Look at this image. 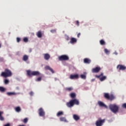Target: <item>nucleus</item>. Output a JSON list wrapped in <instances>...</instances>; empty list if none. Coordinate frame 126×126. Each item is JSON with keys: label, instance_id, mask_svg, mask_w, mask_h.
I'll use <instances>...</instances> for the list:
<instances>
[{"label": "nucleus", "instance_id": "obj_1", "mask_svg": "<svg viewBox=\"0 0 126 126\" xmlns=\"http://www.w3.org/2000/svg\"><path fill=\"white\" fill-rule=\"evenodd\" d=\"M27 71V74L28 76L32 77V76H40L41 75V73L38 71H31L30 70H28Z\"/></svg>", "mask_w": 126, "mask_h": 126}, {"label": "nucleus", "instance_id": "obj_2", "mask_svg": "<svg viewBox=\"0 0 126 126\" xmlns=\"http://www.w3.org/2000/svg\"><path fill=\"white\" fill-rule=\"evenodd\" d=\"M109 109L113 113V114H117L119 112L120 107L116 104H110L109 106Z\"/></svg>", "mask_w": 126, "mask_h": 126}, {"label": "nucleus", "instance_id": "obj_3", "mask_svg": "<svg viewBox=\"0 0 126 126\" xmlns=\"http://www.w3.org/2000/svg\"><path fill=\"white\" fill-rule=\"evenodd\" d=\"M11 75H12L11 71L7 69H5L4 72L1 73V76H3V77H10Z\"/></svg>", "mask_w": 126, "mask_h": 126}, {"label": "nucleus", "instance_id": "obj_4", "mask_svg": "<svg viewBox=\"0 0 126 126\" xmlns=\"http://www.w3.org/2000/svg\"><path fill=\"white\" fill-rule=\"evenodd\" d=\"M105 121L106 120L105 119H101V118L98 119V120H97L95 122V126H102L105 123Z\"/></svg>", "mask_w": 126, "mask_h": 126}, {"label": "nucleus", "instance_id": "obj_5", "mask_svg": "<svg viewBox=\"0 0 126 126\" xmlns=\"http://www.w3.org/2000/svg\"><path fill=\"white\" fill-rule=\"evenodd\" d=\"M95 77L99 78L100 81H104L107 79V76H103V73H101L99 75H95Z\"/></svg>", "mask_w": 126, "mask_h": 126}, {"label": "nucleus", "instance_id": "obj_6", "mask_svg": "<svg viewBox=\"0 0 126 126\" xmlns=\"http://www.w3.org/2000/svg\"><path fill=\"white\" fill-rule=\"evenodd\" d=\"M69 58L67 55H62L59 57V61H68Z\"/></svg>", "mask_w": 126, "mask_h": 126}, {"label": "nucleus", "instance_id": "obj_7", "mask_svg": "<svg viewBox=\"0 0 126 126\" xmlns=\"http://www.w3.org/2000/svg\"><path fill=\"white\" fill-rule=\"evenodd\" d=\"M97 104L99 107H103L104 108H105V109H108V106L101 101H98Z\"/></svg>", "mask_w": 126, "mask_h": 126}, {"label": "nucleus", "instance_id": "obj_8", "mask_svg": "<svg viewBox=\"0 0 126 126\" xmlns=\"http://www.w3.org/2000/svg\"><path fill=\"white\" fill-rule=\"evenodd\" d=\"M77 42V39L74 37H72L70 38L69 43L70 44H72V45H74V44H76Z\"/></svg>", "mask_w": 126, "mask_h": 126}, {"label": "nucleus", "instance_id": "obj_9", "mask_svg": "<svg viewBox=\"0 0 126 126\" xmlns=\"http://www.w3.org/2000/svg\"><path fill=\"white\" fill-rule=\"evenodd\" d=\"M38 114L40 117H44L45 116V111L43 110V108H40L38 110Z\"/></svg>", "mask_w": 126, "mask_h": 126}, {"label": "nucleus", "instance_id": "obj_10", "mask_svg": "<svg viewBox=\"0 0 126 126\" xmlns=\"http://www.w3.org/2000/svg\"><path fill=\"white\" fill-rule=\"evenodd\" d=\"M100 69L101 68H100V67H96L95 68L92 69V71L93 73H96L97 72H99Z\"/></svg>", "mask_w": 126, "mask_h": 126}, {"label": "nucleus", "instance_id": "obj_11", "mask_svg": "<svg viewBox=\"0 0 126 126\" xmlns=\"http://www.w3.org/2000/svg\"><path fill=\"white\" fill-rule=\"evenodd\" d=\"M43 57L45 61H49V60H50V59L51 58V56L48 53L44 54Z\"/></svg>", "mask_w": 126, "mask_h": 126}, {"label": "nucleus", "instance_id": "obj_12", "mask_svg": "<svg viewBox=\"0 0 126 126\" xmlns=\"http://www.w3.org/2000/svg\"><path fill=\"white\" fill-rule=\"evenodd\" d=\"M73 102L72 100H71L69 102L66 103V106L68 108H71L72 107H73Z\"/></svg>", "mask_w": 126, "mask_h": 126}, {"label": "nucleus", "instance_id": "obj_13", "mask_svg": "<svg viewBox=\"0 0 126 126\" xmlns=\"http://www.w3.org/2000/svg\"><path fill=\"white\" fill-rule=\"evenodd\" d=\"M117 68H118L119 70H125V69H126V67L124 65H118L117 66Z\"/></svg>", "mask_w": 126, "mask_h": 126}, {"label": "nucleus", "instance_id": "obj_14", "mask_svg": "<svg viewBox=\"0 0 126 126\" xmlns=\"http://www.w3.org/2000/svg\"><path fill=\"white\" fill-rule=\"evenodd\" d=\"M77 78H78L77 74L70 75V79H77Z\"/></svg>", "mask_w": 126, "mask_h": 126}, {"label": "nucleus", "instance_id": "obj_15", "mask_svg": "<svg viewBox=\"0 0 126 126\" xmlns=\"http://www.w3.org/2000/svg\"><path fill=\"white\" fill-rule=\"evenodd\" d=\"M86 75H87V72H84L83 74L80 75V77L82 79H86Z\"/></svg>", "mask_w": 126, "mask_h": 126}, {"label": "nucleus", "instance_id": "obj_16", "mask_svg": "<svg viewBox=\"0 0 126 126\" xmlns=\"http://www.w3.org/2000/svg\"><path fill=\"white\" fill-rule=\"evenodd\" d=\"M36 36L38 38H42L43 37V33L41 31H38L36 32Z\"/></svg>", "mask_w": 126, "mask_h": 126}, {"label": "nucleus", "instance_id": "obj_17", "mask_svg": "<svg viewBox=\"0 0 126 126\" xmlns=\"http://www.w3.org/2000/svg\"><path fill=\"white\" fill-rule=\"evenodd\" d=\"M61 122H64V123H68V121L66 120V119L65 117H61L60 118Z\"/></svg>", "mask_w": 126, "mask_h": 126}, {"label": "nucleus", "instance_id": "obj_18", "mask_svg": "<svg viewBox=\"0 0 126 126\" xmlns=\"http://www.w3.org/2000/svg\"><path fill=\"white\" fill-rule=\"evenodd\" d=\"M84 62L85 63H90L91 60L88 58H86L84 60Z\"/></svg>", "mask_w": 126, "mask_h": 126}, {"label": "nucleus", "instance_id": "obj_19", "mask_svg": "<svg viewBox=\"0 0 126 126\" xmlns=\"http://www.w3.org/2000/svg\"><path fill=\"white\" fill-rule=\"evenodd\" d=\"M72 101H73L72 102L73 105H74V104H75L76 105H79V101H78V100L74 99L72 100Z\"/></svg>", "mask_w": 126, "mask_h": 126}, {"label": "nucleus", "instance_id": "obj_20", "mask_svg": "<svg viewBox=\"0 0 126 126\" xmlns=\"http://www.w3.org/2000/svg\"><path fill=\"white\" fill-rule=\"evenodd\" d=\"M73 118L75 121H78L80 119L79 117L76 114H74L73 115Z\"/></svg>", "mask_w": 126, "mask_h": 126}, {"label": "nucleus", "instance_id": "obj_21", "mask_svg": "<svg viewBox=\"0 0 126 126\" xmlns=\"http://www.w3.org/2000/svg\"><path fill=\"white\" fill-rule=\"evenodd\" d=\"M45 68L46 69H48L49 70H50V71H51L52 73H54V70H53V69H52V68H51V67H50L49 66H46L45 67Z\"/></svg>", "mask_w": 126, "mask_h": 126}, {"label": "nucleus", "instance_id": "obj_22", "mask_svg": "<svg viewBox=\"0 0 126 126\" xmlns=\"http://www.w3.org/2000/svg\"><path fill=\"white\" fill-rule=\"evenodd\" d=\"M104 96L105 98H106V99H108L109 100V98H110V94H109L108 93H104Z\"/></svg>", "mask_w": 126, "mask_h": 126}, {"label": "nucleus", "instance_id": "obj_23", "mask_svg": "<svg viewBox=\"0 0 126 126\" xmlns=\"http://www.w3.org/2000/svg\"><path fill=\"white\" fill-rule=\"evenodd\" d=\"M63 111H59L57 114V117H61V116H63Z\"/></svg>", "mask_w": 126, "mask_h": 126}, {"label": "nucleus", "instance_id": "obj_24", "mask_svg": "<svg viewBox=\"0 0 126 126\" xmlns=\"http://www.w3.org/2000/svg\"><path fill=\"white\" fill-rule=\"evenodd\" d=\"M6 89L3 87H0V92H5Z\"/></svg>", "mask_w": 126, "mask_h": 126}, {"label": "nucleus", "instance_id": "obj_25", "mask_svg": "<svg viewBox=\"0 0 126 126\" xmlns=\"http://www.w3.org/2000/svg\"><path fill=\"white\" fill-rule=\"evenodd\" d=\"M8 96H12V95H15V93L13 92H8L6 93Z\"/></svg>", "mask_w": 126, "mask_h": 126}, {"label": "nucleus", "instance_id": "obj_26", "mask_svg": "<svg viewBox=\"0 0 126 126\" xmlns=\"http://www.w3.org/2000/svg\"><path fill=\"white\" fill-rule=\"evenodd\" d=\"M115 98L116 97H115L114 95L111 94L110 95H109V98L108 100H114V99H115Z\"/></svg>", "mask_w": 126, "mask_h": 126}, {"label": "nucleus", "instance_id": "obj_27", "mask_svg": "<svg viewBox=\"0 0 126 126\" xmlns=\"http://www.w3.org/2000/svg\"><path fill=\"white\" fill-rule=\"evenodd\" d=\"M23 60L25 62H26L28 60V56L27 55H24L23 57Z\"/></svg>", "mask_w": 126, "mask_h": 126}, {"label": "nucleus", "instance_id": "obj_28", "mask_svg": "<svg viewBox=\"0 0 126 126\" xmlns=\"http://www.w3.org/2000/svg\"><path fill=\"white\" fill-rule=\"evenodd\" d=\"M99 43L100 45H106V42L103 39L100 40Z\"/></svg>", "mask_w": 126, "mask_h": 126}, {"label": "nucleus", "instance_id": "obj_29", "mask_svg": "<svg viewBox=\"0 0 126 126\" xmlns=\"http://www.w3.org/2000/svg\"><path fill=\"white\" fill-rule=\"evenodd\" d=\"M104 53L106 54V55H110V50L107 49H104Z\"/></svg>", "mask_w": 126, "mask_h": 126}, {"label": "nucleus", "instance_id": "obj_30", "mask_svg": "<svg viewBox=\"0 0 126 126\" xmlns=\"http://www.w3.org/2000/svg\"><path fill=\"white\" fill-rule=\"evenodd\" d=\"M15 111L16 112H17V113H19L21 111V109L19 107H17L15 108Z\"/></svg>", "mask_w": 126, "mask_h": 126}, {"label": "nucleus", "instance_id": "obj_31", "mask_svg": "<svg viewBox=\"0 0 126 126\" xmlns=\"http://www.w3.org/2000/svg\"><path fill=\"white\" fill-rule=\"evenodd\" d=\"M42 80V77H39L35 79V81L39 82V81H41Z\"/></svg>", "mask_w": 126, "mask_h": 126}, {"label": "nucleus", "instance_id": "obj_32", "mask_svg": "<svg viewBox=\"0 0 126 126\" xmlns=\"http://www.w3.org/2000/svg\"><path fill=\"white\" fill-rule=\"evenodd\" d=\"M70 96L71 98H74V97H75L76 94L74 93H71V94H70Z\"/></svg>", "mask_w": 126, "mask_h": 126}, {"label": "nucleus", "instance_id": "obj_33", "mask_svg": "<svg viewBox=\"0 0 126 126\" xmlns=\"http://www.w3.org/2000/svg\"><path fill=\"white\" fill-rule=\"evenodd\" d=\"M4 83H5V84H8V83H9V80L7 79H5L4 80Z\"/></svg>", "mask_w": 126, "mask_h": 126}, {"label": "nucleus", "instance_id": "obj_34", "mask_svg": "<svg viewBox=\"0 0 126 126\" xmlns=\"http://www.w3.org/2000/svg\"><path fill=\"white\" fill-rule=\"evenodd\" d=\"M23 123H24L25 124H26V123H27V122H28V119L27 118H25L23 120Z\"/></svg>", "mask_w": 126, "mask_h": 126}, {"label": "nucleus", "instance_id": "obj_35", "mask_svg": "<svg viewBox=\"0 0 126 126\" xmlns=\"http://www.w3.org/2000/svg\"><path fill=\"white\" fill-rule=\"evenodd\" d=\"M24 42H25L26 43L28 42V38L27 37H25L23 39Z\"/></svg>", "mask_w": 126, "mask_h": 126}, {"label": "nucleus", "instance_id": "obj_36", "mask_svg": "<svg viewBox=\"0 0 126 126\" xmlns=\"http://www.w3.org/2000/svg\"><path fill=\"white\" fill-rule=\"evenodd\" d=\"M122 108H124V109H126V103H124L122 105Z\"/></svg>", "mask_w": 126, "mask_h": 126}, {"label": "nucleus", "instance_id": "obj_37", "mask_svg": "<svg viewBox=\"0 0 126 126\" xmlns=\"http://www.w3.org/2000/svg\"><path fill=\"white\" fill-rule=\"evenodd\" d=\"M72 88H67V89H66V90H68V91H71V90H72Z\"/></svg>", "mask_w": 126, "mask_h": 126}, {"label": "nucleus", "instance_id": "obj_38", "mask_svg": "<svg viewBox=\"0 0 126 126\" xmlns=\"http://www.w3.org/2000/svg\"><path fill=\"white\" fill-rule=\"evenodd\" d=\"M65 39L67 40V41H68V40H69V37H68L67 35H65Z\"/></svg>", "mask_w": 126, "mask_h": 126}, {"label": "nucleus", "instance_id": "obj_39", "mask_svg": "<svg viewBox=\"0 0 126 126\" xmlns=\"http://www.w3.org/2000/svg\"><path fill=\"white\" fill-rule=\"evenodd\" d=\"M17 42L18 43H19V42H20V38H19V37L17 38Z\"/></svg>", "mask_w": 126, "mask_h": 126}, {"label": "nucleus", "instance_id": "obj_40", "mask_svg": "<svg viewBox=\"0 0 126 126\" xmlns=\"http://www.w3.org/2000/svg\"><path fill=\"white\" fill-rule=\"evenodd\" d=\"M33 94H34V93H33V92H31L30 93V95L31 96H33Z\"/></svg>", "mask_w": 126, "mask_h": 126}, {"label": "nucleus", "instance_id": "obj_41", "mask_svg": "<svg viewBox=\"0 0 126 126\" xmlns=\"http://www.w3.org/2000/svg\"><path fill=\"white\" fill-rule=\"evenodd\" d=\"M3 120H4L3 117L2 116H0V121H3Z\"/></svg>", "mask_w": 126, "mask_h": 126}, {"label": "nucleus", "instance_id": "obj_42", "mask_svg": "<svg viewBox=\"0 0 126 126\" xmlns=\"http://www.w3.org/2000/svg\"><path fill=\"white\" fill-rule=\"evenodd\" d=\"M51 33H55V32H56V30H52L51 31Z\"/></svg>", "mask_w": 126, "mask_h": 126}, {"label": "nucleus", "instance_id": "obj_43", "mask_svg": "<svg viewBox=\"0 0 126 126\" xmlns=\"http://www.w3.org/2000/svg\"><path fill=\"white\" fill-rule=\"evenodd\" d=\"M76 23L77 26H79V22L78 21H76Z\"/></svg>", "mask_w": 126, "mask_h": 126}, {"label": "nucleus", "instance_id": "obj_44", "mask_svg": "<svg viewBox=\"0 0 126 126\" xmlns=\"http://www.w3.org/2000/svg\"><path fill=\"white\" fill-rule=\"evenodd\" d=\"M3 114V112L0 111V117H1V115Z\"/></svg>", "mask_w": 126, "mask_h": 126}, {"label": "nucleus", "instance_id": "obj_45", "mask_svg": "<svg viewBox=\"0 0 126 126\" xmlns=\"http://www.w3.org/2000/svg\"><path fill=\"white\" fill-rule=\"evenodd\" d=\"M113 54L114 55H116V56H117V55H118V52L117 51H115Z\"/></svg>", "mask_w": 126, "mask_h": 126}, {"label": "nucleus", "instance_id": "obj_46", "mask_svg": "<svg viewBox=\"0 0 126 126\" xmlns=\"http://www.w3.org/2000/svg\"><path fill=\"white\" fill-rule=\"evenodd\" d=\"M4 126H10V124H7L5 125Z\"/></svg>", "mask_w": 126, "mask_h": 126}, {"label": "nucleus", "instance_id": "obj_47", "mask_svg": "<svg viewBox=\"0 0 126 126\" xmlns=\"http://www.w3.org/2000/svg\"><path fill=\"white\" fill-rule=\"evenodd\" d=\"M80 36V33H79L77 35L78 38H79V36Z\"/></svg>", "mask_w": 126, "mask_h": 126}, {"label": "nucleus", "instance_id": "obj_48", "mask_svg": "<svg viewBox=\"0 0 126 126\" xmlns=\"http://www.w3.org/2000/svg\"><path fill=\"white\" fill-rule=\"evenodd\" d=\"M31 52H32V49H29V52L31 53Z\"/></svg>", "mask_w": 126, "mask_h": 126}, {"label": "nucleus", "instance_id": "obj_49", "mask_svg": "<svg viewBox=\"0 0 126 126\" xmlns=\"http://www.w3.org/2000/svg\"><path fill=\"white\" fill-rule=\"evenodd\" d=\"M95 81V79H92V80H91V81L92 82H93V81Z\"/></svg>", "mask_w": 126, "mask_h": 126}]
</instances>
